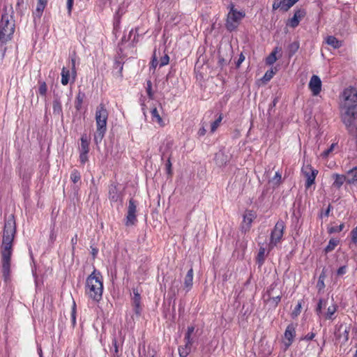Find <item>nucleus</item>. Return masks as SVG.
Masks as SVG:
<instances>
[{"label": "nucleus", "mask_w": 357, "mask_h": 357, "mask_svg": "<svg viewBox=\"0 0 357 357\" xmlns=\"http://www.w3.org/2000/svg\"><path fill=\"white\" fill-rule=\"evenodd\" d=\"M305 13L304 9L295 10L294 16L288 20L287 25L292 28H296L299 24L300 21L305 17Z\"/></svg>", "instance_id": "18"}, {"label": "nucleus", "mask_w": 357, "mask_h": 357, "mask_svg": "<svg viewBox=\"0 0 357 357\" xmlns=\"http://www.w3.org/2000/svg\"><path fill=\"white\" fill-rule=\"evenodd\" d=\"M331 211V205H329L327 208V209L326 210V211L321 214V215H324L326 217H328L329 215V213Z\"/></svg>", "instance_id": "56"}, {"label": "nucleus", "mask_w": 357, "mask_h": 357, "mask_svg": "<svg viewBox=\"0 0 357 357\" xmlns=\"http://www.w3.org/2000/svg\"><path fill=\"white\" fill-rule=\"evenodd\" d=\"M67 9L69 15L71 14V11L73 6V0H67Z\"/></svg>", "instance_id": "51"}, {"label": "nucleus", "mask_w": 357, "mask_h": 357, "mask_svg": "<svg viewBox=\"0 0 357 357\" xmlns=\"http://www.w3.org/2000/svg\"><path fill=\"white\" fill-rule=\"evenodd\" d=\"M347 183L354 184L357 182V167L352 168L347 172Z\"/></svg>", "instance_id": "24"}, {"label": "nucleus", "mask_w": 357, "mask_h": 357, "mask_svg": "<svg viewBox=\"0 0 357 357\" xmlns=\"http://www.w3.org/2000/svg\"><path fill=\"white\" fill-rule=\"evenodd\" d=\"M301 309V303H298L297 305L295 307L294 310L292 312V316L294 317H297L300 312Z\"/></svg>", "instance_id": "45"}, {"label": "nucleus", "mask_w": 357, "mask_h": 357, "mask_svg": "<svg viewBox=\"0 0 357 357\" xmlns=\"http://www.w3.org/2000/svg\"><path fill=\"white\" fill-rule=\"evenodd\" d=\"M21 3H23V0H18L17 5L19 6Z\"/></svg>", "instance_id": "62"}, {"label": "nucleus", "mask_w": 357, "mask_h": 357, "mask_svg": "<svg viewBox=\"0 0 357 357\" xmlns=\"http://www.w3.org/2000/svg\"><path fill=\"white\" fill-rule=\"evenodd\" d=\"M266 255V249L264 248H260L258 255H257V261L259 265H261L264 263V258Z\"/></svg>", "instance_id": "36"}, {"label": "nucleus", "mask_w": 357, "mask_h": 357, "mask_svg": "<svg viewBox=\"0 0 357 357\" xmlns=\"http://www.w3.org/2000/svg\"><path fill=\"white\" fill-rule=\"evenodd\" d=\"M302 173L306 178L305 188H309L314 184L318 170L314 169L310 165H305L301 169Z\"/></svg>", "instance_id": "11"}, {"label": "nucleus", "mask_w": 357, "mask_h": 357, "mask_svg": "<svg viewBox=\"0 0 357 357\" xmlns=\"http://www.w3.org/2000/svg\"><path fill=\"white\" fill-rule=\"evenodd\" d=\"M15 231V222L13 218H10L6 220L4 224L2 243L1 245L2 273L6 280L8 278L10 272L13 243Z\"/></svg>", "instance_id": "1"}, {"label": "nucleus", "mask_w": 357, "mask_h": 357, "mask_svg": "<svg viewBox=\"0 0 357 357\" xmlns=\"http://www.w3.org/2000/svg\"><path fill=\"white\" fill-rule=\"evenodd\" d=\"M38 352H39L40 357H43L42 349L40 348L38 349Z\"/></svg>", "instance_id": "63"}, {"label": "nucleus", "mask_w": 357, "mask_h": 357, "mask_svg": "<svg viewBox=\"0 0 357 357\" xmlns=\"http://www.w3.org/2000/svg\"><path fill=\"white\" fill-rule=\"evenodd\" d=\"M77 236L75 235L72 239H71V243L73 245V248H74L75 245L77 244Z\"/></svg>", "instance_id": "55"}, {"label": "nucleus", "mask_w": 357, "mask_h": 357, "mask_svg": "<svg viewBox=\"0 0 357 357\" xmlns=\"http://www.w3.org/2000/svg\"><path fill=\"white\" fill-rule=\"evenodd\" d=\"M113 344H114V351H115V353H118V347H117V342H116V340H114Z\"/></svg>", "instance_id": "59"}, {"label": "nucleus", "mask_w": 357, "mask_h": 357, "mask_svg": "<svg viewBox=\"0 0 357 357\" xmlns=\"http://www.w3.org/2000/svg\"><path fill=\"white\" fill-rule=\"evenodd\" d=\"M84 97L85 95L84 93L79 91L77 93L75 100V108L77 110H79L81 109Z\"/></svg>", "instance_id": "32"}, {"label": "nucleus", "mask_w": 357, "mask_h": 357, "mask_svg": "<svg viewBox=\"0 0 357 357\" xmlns=\"http://www.w3.org/2000/svg\"><path fill=\"white\" fill-rule=\"evenodd\" d=\"M108 112L103 104H100L96 110V131L94 134V142L96 144L101 142L107 130Z\"/></svg>", "instance_id": "4"}, {"label": "nucleus", "mask_w": 357, "mask_h": 357, "mask_svg": "<svg viewBox=\"0 0 357 357\" xmlns=\"http://www.w3.org/2000/svg\"><path fill=\"white\" fill-rule=\"evenodd\" d=\"M151 119L153 122L157 123L160 126H164V121L160 116L159 112L156 107H153L151 110Z\"/></svg>", "instance_id": "25"}, {"label": "nucleus", "mask_w": 357, "mask_h": 357, "mask_svg": "<svg viewBox=\"0 0 357 357\" xmlns=\"http://www.w3.org/2000/svg\"><path fill=\"white\" fill-rule=\"evenodd\" d=\"M274 75L273 70L267 71L263 77V80L265 82H268L271 79Z\"/></svg>", "instance_id": "46"}, {"label": "nucleus", "mask_w": 357, "mask_h": 357, "mask_svg": "<svg viewBox=\"0 0 357 357\" xmlns=\"http://www.w3.org/2000/svg\"><path fill=\"white\" fill-rule=\"evenodd\" d=\"M81 179V175L77 169H73L70 174V180L74 183H77Z\"/></svg>", "instance_id": "34"}, {"label": "nucleus", "mask_w": 357, "mask_h": 357, "mask_svg": "<svg viewBox=\"0 0 357 357\" xmlns=\"http://www.w3.org/2000/svg\"><path fill=\"white\" fill-rule=\"evenodd\" d=\"M322 277H323L322 275H321L319 278V281H318V285L320 286V287H324V280L321 279Z\"/></svg>", "instance_id": "54"}, {"label": "nucleus", "mask_w": 357, "mask_h": 357, "mask_svg": "<svg viewBox=\"0 0 357 357\" xmlns=\"http://www.w3.org/2000/svg\"><path fill=\"white\" fill-rule=\"evenodd\" d=\"M351 240L355 244H357V226L351 231Z\"/></svg>", "instance_id": "47"}, {"label": "nucleus", "mask_w": 357, "mask_h": 357, "mask_svg": "<svg viewBox=\"0 0 357 357\" xmlns=\"http://www.w3.org/2000/svg\"><path fill=\"white\" fill-rule=\"evenodd\" d=\"M222 115H220L219 117L212 123L211 124V132H213L215 131V130L219 127L221 121H222Z\"/></svg>", "instance_id": "39"}, {"label": "nucleus", "mask_w": 357, "mask_h": 357, "mask_svg": "<svg viewBox=\"0 0 357 357\" xmlns=\"http://www.w3.org/2000/svg\"><path fill=\"white\" fill-rule=\"evenodd\" d=\"M284 339L283 343L285 346V349H287L292 344L294 339L296 336V327L294 324H289L285 330Z\"/></svg>", "instance_id": "15"}, {"label": "nucleus", "mask_w": 357, "mask_h": 357, "mask_svg": "<svg viewBox=\"0 0 357 357\" xmlns=\"http://www.w3.org/2000/svg\"><path fill=\"white\" fill-rule=\"evenodd\" d=\"M137 212V204L133 199L129 200V204L128 207L126 225L130 226L133 225L137 221L136 217Z\"/></svg>", "instance_id": "12"}, {"label": "nucleus", "mask_w": 357, "mask_h": 357, "mask_svg": "<svg viewBox=\"0 0 357 357\" xmlns=\"http://www.w3.org/2000/svg\"><path fill=\"white\" fill-rule=\"evenodd\" d=\"M98 250L96 249V248H92L91 250V254L93 256V257H95L96 256V255L98 254Z\"/></svg>", "instance_id": "58"}, {"label": "nucleus", "mask_w": 357, "mask_h": 357, "mask_svg": "<svg viewBox=\"0 0 357 357\" xmlns=\"http://www.w3.org/2000/svg\"><path fill=\"white\" fill-rule=\"evenodd\" d=\"M327 305V301L324 299H319L317 306L316 307V312L319 317H323L326 320L333 321L336 318V312L338 306L335 303H332L326 308V312H323L322 309L326 308Z\"/></svg>", "instance_id": "6"}, {"label": "nucleus", "mask_w": 357, "mask_h": 357, "mask_svg": "<svg viewBox=\"0 0 357 357\" xmlns=\"http://www.w3.org/2000/svg\"><path fill=\"white\" fill-rule=\"evenodd\" d=\"M53 114L57 116H63L62 106L60 98L55 96L53 100Z\"/></svg>", "instance_id": "22"}, {"label": "nucleus", "mask_w": 357, "mask_h": 357, "mask_svg": "<svg viewBox=\"0 0 357 357\" xmlns=\"http://www.w3.org/2000/svg\"><path fill=\"white\" fill-rule=\"evenodd\" d=\"M332 178L333 179L332 188L335 189H340L344 182L347 183V177L344 174L335 173L332 174Z\"/></svg>", "instance_id": "19"}, {"label": "nucleus", "mask_w": 357, "mask_h": 357, "mask_svg": "<svg viewBox=\"0 0 357 357\" xmlns=\"http://www.w3.org/2000/svg\"><path fill=\"white\" fill-rule=\"evenodd\" d=\"M342 120L349 132H353L357 119V90L349 87L342 93Z\"/></svg>", "instance_id": "2"}, {"label": "nucleus", "mask_w": 357, "mask_h": 357, "mask_svg": "<svg viewBox=\"0 0 357 357\" xmlns=\"http://www.w3.org/2000/svg\"><path fill=\"white\" fill-rule=\"evenodd\" d=\"M15 21L11 14L5 11L0 21V41L6 43L10 40L15 31Z\"/></svg>", "instance_id": "5"}, {"label": "nucleus", "mask_w": 357, "mask_h": 357, "mask_svg": "<svg viewBox=\"0 0 357 357\" xmlns=\"http://www.w3.org/2000/svg\"><path fill=\"white\" fill-rule=\"evenodd\" d=\"M337 145L336 143H333L331 146L326 149V151H324L321 154V156L323 158H327L330 153L331 152H333V151L334 150V148L335 146Z\"/></svg>", "instance_id": "40"}, {"label": "nucleus", "mask_w": 357, "mask_h": 357, "mask_svg": "<svg viewBox=\"0 0 357 357\" xmlns=\"http://www.w3.org/2000/svg\"><path fill=\"white\" fill-rule=\"evenodd\" d=\"M165 167H166L167 174L169 176H172V162H171L170 157L168 158V159L166 162Z\"/></svg>", "instance_id": "43"}, {"label": "nucleus", "mask_w": 357, "mask_h": 357, "mask_svg": "<svg viewBox=\"0 0 357 357\" xmlns=\"http://www.w3.org/2000/svg\"><path fill=\"white\" fill-rule=\"evenodd\" d=\"M284 227V223L282 220L278 221L275 224V227L271 234V241L268 245L270 250L275 247L279 242H280L283 236Z\"/></svg>", "instance_id": "9"}, {"label": "nucleus", "mask_w": 357, "mask_h": 357, "mask_svg": "<svg viewBox=\"0 0 357 357\" xmlns=\"http://www.w3.org/2000/svg\"><path fill=\"white\" fill-rule=\"evenodd\" d=\"M109 199L110 202L114 203H122L123 193L120 187L115 184H111L109 186Z\"/></svg>", "instance_id": "13"}, {"label": "nucleus", "mask_w": 357, "mask_h": 357, "mask_svg": "<svg viewBox=\"0 0 357 357\" xmlns=\"http://www.w3.org/2000/svg\"><path fill=\"white\" fill-rule=\"evenodd\" d=\"M134 296L132 298V305L135 314L138 316L141 314V305H140V295L137 291L133 290Z\"/></svg>", "instance_id": "21"}, {"label": "nucleus", "mask_w": 357, "mask_h": 357, "mask_svg": "<svg viewBox=\"0 0 357 357\" xmlns=\"http://www.w3.org/2000/svg\"><path fill=\"white\" fill-rule=\"evenodd\" d=\"M76 58L75 56H72L70 59V61L69 63V68H70V70L66 67H63L61 70V84L64 86L67 85L69 83L70 78L71 77L73 82H74L77 77V70H76Z\"/></svg>", "instance_id": "8"}, {"label": "nucleus", "mask_w": 357, "mask_h": 357, "mask_svg": "<svg viewBox=\"0 0 357 357\" xmlns=\"http://www.w3.org/2000/svg\"><path fill=\"white\" fill-rule=\"evenodd\" d=\"M192 344L185 343L184 345L178 347V354L180 357H187L192 351Z\"/></svg>", "instance_id": "27"}, {"label": "nucleus", "mask_w": 357, "mask_h": 357, "mask_svg": "<svg viewBox=\"0 0 357 357\" xmlns=\"http://www.w3.org/2000/svg\"><path fill=\"white\" fill-rule=\"evenodd\" d=\"M276 285L277 284L275 283L272 284L267 291V293L268 295V299L270 301H272L275 303V305H278V303L280 301V299H281V296L280 294L277 295L276 296H272L273 291L275 287H276Z\"/></svg>", "instance_id": "29"}, {"label": "nucleus", "mask_w": 357, "mask_h": 357, "mask_svg": "<svg viewBox=\"0 0 357 357\" xmlns=\"http://www.w3.org/2000/svg\"><path fill=\"white\" fill-rule=\"evenodd\" d=\"M350 331V325L342 323L336 326L335 336L337 343L341 346L347 342L349 340V333Z\"/></svg>", "instance_id": "10"}, {"label": "nucleus", "mask_w": 357, "mask_h": 357, "mask_svg": "<svg viewBox=\"0 0 357 357\" xmlns=\"http://www.w3.org/2000/svg\"><path fill=\"white\" fill-rule=\"evenodd\" d=\"M347 271V268L346 266H342L341 267H340L337 271V275L338 276H342L343 275H344Z\"/></svg>", "instance_id": "48"}, {"label": "nucleus", "mask_w": 357, "mask_h": 357, "mask_svg": "<svg viewBox=\"0 0 357 357\" xmlns=\"http://www.w3.org/2000/svg\"><path fill=\"white\" fill-rule=\"evenodd\" d=\"M229 8L225 26L227 30L231 31L238 27L241 20L244 17L245 13L236 10L233 4L229 5Z\"/></svg>", "instance_id": "7"}, {"label": "nucleus", "mask_w": 357, "mask_h": 357, "mask_svg": "<svg viewBox=\"0 0 357 357\" xmlns=\"http://www.w3.org/2000/svg\"><path fill=\"white\" fill-rule=\"evenodd\" d=\"M344 228V224L342 223L338 226L331 227V228H329L328 233L332 234V233L340 232L341 231L343 230Z\"/></svg>", "instance_id": "38"}, {"label": "nucleus", "mask_w": 357, "mask_h": 357, "mask_svg": "<svg viewBox=\"0 0 357 357\" xmlns=\"http://www.w3.org/2000/svg\"><path fill=\"white\" fill-rule=\"evenodd\" d=\"M193 284V270L191 268L187 273L184 281H183V285L185 289H186V291H188L192 287Z\"/></svg>", "instance_id": "23"}, {"label": "nucleus", "mask_w": 357, "mask_h": 357, "mask_svg": "<svg viewBox=\"0 0 357 357\" xmlns=\"http://www.w3.org/2000/svg\"><path fill=\"white\" fill-rule=\"evenodd\" d=\"M89 139L86 134H84L81 137V146L79 148V153L89 152Z\"/></svg>", "instance_id": "26"}, {"label": "nucleus", "mask_w": 357, "mask_h": 357, "mask_svg": "<svg viewBox=\"0 0 357 357\" xmlns=\"http://www.w3.org/2000/svg\"><path fill=\"white\" fill-rule=\"evenodd\" d=\"M256 215L252 211H246L243 214V219L241 223V230L244 232H247L251 227L252 222L255 218Z\"/></svg>", "instance_id": "16"}, {"label": "nucleus", "mask_w": 357, "mask_h": 357, "mask_svg": "<svg viewBox=\"0 0 357 357\" xmlns=\"http://www.w3.org/2000/svg\"><path fill=\"white\" fill-rule=\"evenodd\" d=\"M72 319H73V321L75 323V316L74 312H73V313H72Z\"/></svg>", "instance_id": "61"}, {"label": "nucleus", "mask_w": 357, "mask_h": 357, "mask_svg": "<svg viewBox=\"0 0 357 357\" xmlns=\"http://www.w3.org/2000/svg\"><path fill=\"white\" fill-rule=\"evenodd\" d=\"M353 357H357V349L356 350V352H355V354H354Z\"/></svg>", "instance_id": "64"}, {"label": "nucleus", "mask_w": 357, "mask_h": 357, "mask_svg": "<svg viewBox=\"0 0 357 357\" xmlns=\"http://www.w3.org/2000/svg\"><path fill=\"white\" fill-rule=\"evenodd\" d=\"M169 57L167 54H165V56H162L160 60V66H164L169 63Z\"/></svg>", "instance_id": "44"}, {"label": "nucleus", "mask_w": 357, "mask_h": 357, "mask_svg": "<svg viewBox=\"0 0 357 357\" xmlns=\"http://www.w3.org/2000/svg\"><path fill=\"white\" fill-rule=\"evenodd\" d=\"M79 160L82 164H84L86 161H88V153H79Z\"/></svg>", "instance_id": "49"}, {"label": "nucleus", "mask_w": 357, "mask_h": 357, "mask_svg": "<svg viewBox=\"0 0 357 357\" xmlns=\"http://www.w3.org/2000/svg\"><path fill=\"white\" fill-rule=\"evenodd\" d=\"M103 282L100 273L94 270L86 280L85 284V294L95 302H99L102 297Z\"/></svg>", "instance_id": "3"}, {"label": "nucleus", "mask_w": 357, "mask_h": 357, "mask_svg": "<svg viewBox=\"0 0 357 357\" xmlns=\"http://www.w3.org/2000/svg\"><path fill=\"white\" fill-rule=\"evenodd\" d=\"M45 6H46V5H45L44 3H38L36 10L33 12V15L36 17L40 18L43 14V12L44 10Z\"/></svg>", "instance_id": "35"}, {"label": "nucleus", "mask_w": 357, "mask_h": 357, "mask_svg": "<svg viewBox=\"0 0 357 357\" xmlns=\"http://www.w3.org/2000/svg\"><path fill=\"white\" fill-rule=\"evenodd\" d=\"M245 60V56H243V54H241L238 59V61H237V63H236V66L237 67H238L241 63Z\"/></svg>", "instance_id": "53"}, {"label": "nucleus", "mask_w": 357, "mask_h": 357, "mask_svg": "<svg viewBox=\"0 0 357 357\" xmlns=\"http://www.w3.org/2000/svg\"><path fill=\"white\" fill-rule=\"evenodd\" d=\"M146 92H147L149 98L150 99H153V93L152 91V84H151V82L150 80L147 81Z\"/></svg>", "instance_id": "42"}, {"label": "nucleus", "mask_w": 357, "mask_h": 357, "mask_svg": "<svg viewBox=\"0 0 357 357\" xmlns=\"http://www.w3.org/2000/svg\"><path fill=\"white\" fill-rule=\"evenodd\" d=\"M158 62L157 61V59L155 58H154L151 62V66L155 68L157 65H158Z\"/></svg>", "instance_id": "57"}, {"label": "nucleus", "mask_w": 357, "mask_h": 357, "mask_svg": "<svg viewBox=\"0 0 357 357\" xmlns=\"http://www.w3.org/2000/svg\"><path fill=\"white\" fill-rule=\"evenodd\" d=\"M298 48H299L298 42H294V43H291L288 47L289 54L290 55L294 54L297 52Z\"/></svg>", "instance_id": "37"}, {"label": "nucleus", "mask_w": 357, "mask_h": 357, "mask_svg": "<svg viewBox=\"0 0 357 357\" xmlns=\"http://www.w3.org/2000/svg\"><path fill=\"white\" fill-rule=\"evenodd\" d=\"M315 337V333H307L305 336H304L303 338H301V340H313V338Z\"/></svg>", "instance_id": "50"}, {"label": "nucleus", "mask_w": 357, "mask_h": 357, "mask_svg": "<svg viewBox=\"0 0 357 357\" xmlns=\"http://www.w3.org/2000/svg\"><path fill=\"white\" fill-rule=\"evenodd\" d=\"M206 130L205 128L203 126L199 130L197 134L199 136L201 137V136H204L206 134Z\"/></svg>", "instance_id": "52"}, {"label": "nucleus", "mask_w": 357, "mask_h": 357, "mask_svg": "<svg viewBox=\"0 0 357 357\" xmlns=\"http://www.w3.org/2000/svg\"><path fill=\"white\" fill-rule=\"evenodd\" d=\"M277 60L275 52H273L266 59V63L268 65L273 64Z\"/></svg>", "instance_id": "41"}, {"label": "nucleus", "mask_w": 357, "mask_h": 357, "mask_svg": "<svg viewBox=\"0 0 357 357\" xmlns=\"http://www.w3.org/2000/svg\"><path fill=\"white\" fill-rule=\"evenodd\" d=\"M38 84H39L38 92H39L40 95H41L43 96H45L47 93V84L44 81L39 80Z\"/></svg>", "instance_id": "33"}, {"label": "nucleus", "mask_w": 357, "mask_h": 357, "mask_svg": "<svg viewBox=\"0 0 357 357\" xmlns=\"http://www.w3.org/2000/svg\"><path fill=\"white\" fill-rule=\"evenodd\" d=\"M195 326H190L188 327L184 336L185 343L193 344L195 342Z\"/></svg>", "instance_id": "20"}, {"label": "nucleus", "mask_w": 357, "mask_h": 357, "mask_svg": "<svg viewBox=\"0 0 357 357\" xmlns=\"http://www.w3.org/2000/svg\"><path fill=\"white\" fill-rule=\"evenodd\" d=\"M309 88L313 96L319 94L321 90V81L317 75H312L309 82Z\"/></svg>", "instance_id": "17"}, {"label": "nucleus", "mask_w": 357, "mask_h": 357, "mask_svg": "<svg viewBox=\"0 0 357 357\" xmlns=\"http://www.w3.org/2000/svg\"><path fill=\"white\" fill-rule=\"evenodd\" d=\"M269 183L273 187L279 186L282 183V174L280 172H276L275 176L269 180Z\"/></svg>", "instance_id": "30"}, {"label": "nucleus", "mask_w": 357, "mask_h": 357, "mask_svg": "<svg viewBox=\"0 0 357 357\" xmlns=\"http://www.w3.org/2000/svg\"><path fill=\"white\" fill-rule=\"evenodd\" d=\"M326 43L334 49L340 48L342 46V41L333 36H328L326 38Z\"/></svg>", "instance_id": "28"}, {"label": "nucleus", "mask_w": 357, "mask_h": 357, "mask_svg": "<svg viewBox=\"0 0 357 357\" xmlns=\"http://www.w3.org/2000/svg\"><path fill=\"white\" fill-rule=\"evenodd\" d=\"M298 0H273V11L280 9L284 12L288 11Z\"/></svg>", "instance_id": "14"}, {"label": "nucleus", "mask_w": 357, "mask_h": 357, "mask_svg": "<svg viewBox=\"0 0 357 357\" xmlns=\"http://www.w3.org/2000/svg\"><path fill=\"white\" fill-rule=\"evenodd\" d=\"M38 3H44L45 5H47V0H38Z\"/></svg>", "instance_id": "60"}, {"label": "nucleus", "mask_w": 357, "mask_h": 357, "mask_svg": "<svg viewBox=\"0 0 357 357\" xmlns=\"http://www.w3.org/2000/svg\"><path fill=\"white\" fill-rule=\"evenodd\" d=\"M340 240L337 238L330 239L328 245L324 249L326 253L333 251L335 247L339 244Z\"/></svg>", "instance_id": "31"}]
</instances>
